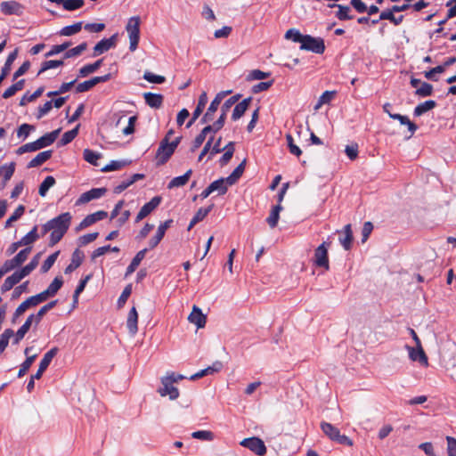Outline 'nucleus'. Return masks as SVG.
<instances>
[{"label":"nucleus","instance_id":"f257e3e1","mask_svg":"<svg viewBox=\"0 0 456 456\" xmlns=\"http://www.w3.org/2000/svg\"><path fill=\"white\" fill-rule=\"evenodd\" d=\"M71 218L70 213L65 212L49 220L42 226V235L51 232L49 240L50 247H53L62 239L69 230Z\"/></svg>","mask_w":456,"mask_h":456},{"label":"nucleus","instance_id":"f03ea898","mask_svg":"<svg viewBox=\"0 0 456 456\" xmlns=\"http://www.w3.org/2000/svg\"><path fill=\"white\" fill-rule=\"evenodd\" d=\"M140 17L133 16L128 20L126 26V30L129 37V50L131 52H134L138 46L140 40Z\"/></svg>","mask_w":456,"mask_h":456},{"label":"nucleus","instance_id":"7ed1b4c3","mask_svg":"<svg viewBox=\"0 0 456 456\" xmlns=\"http://www.w3.org/2000/svg\"><path fill=\"white\" fill-rule=\"evenodd\" d=\"M300 49L322 54L325 51L324 40L321 37H314L310 35H305Z\"/></svg>","mask_w":456,"mask_h":456},{"label":"nucleus","instance_id":"20e7f679","mask_svg":"<svg viewBox=\"0 0 456 456\" xmlns=\"http://www.w3.org/2000/svg\"><path fill=\"white\" fill-rule=\"evenodd\" d=\"M231 93H232L231 90L221 91L216 95L214 100L210 102V105L208 106L206 113L201 118V119H200L201 124L210 122L214 119L215 113L218 110V107L220 106L221 102L226 95L230 94Z\"/></svg>","mask_w":456,"mask_h":456},{"label":"nucleus","instance_id":"39448f33","mask_svg":"<svg viewBox=\"0 0 456 456\" xmlns=\"http://www.w3.org/2000/svg\"><path fill=\"white\" fill-rule=\"evenodd\" d=\"M160 381L161 387L157 390L160 396H168L170 400H175L179 397V390L174 386L175 383L172 382L170 378L166 375L161 378Z\"/></svg>","mask_w":456,"mask_h":456},{"label":"nucleus","instance_id":"423d86ee","mask_svg":"<svg viewBox=\"0 0 456 456\" xmlns=\"http://www.w3.org/2000/svg\"><path fill=\"white\" fill-rule=\"evenodd\" d=\"M175 150L169 145L168 138L164 137L157 150L156 159L157 165L161 166L167 162Z\"/></svg>","mask_w":456,"mask_h":456},{"label":"nucleus","instance_id":"0eeeda50","mask_svg":"<svg viewBox=\"0 0 456 456\" xmlns=\"http://www.w3.org/2000/svg\"><path fill=\"white\" fill-rule=\"evenodd\" d=\"M240 444L245 448H248L258 456H263L266 453V446L265 445L263 440H261L259 437L252 436L245 438L240 443Z\"/></svg>","mask_w":456,"mask_h":456},{"label":"nucleus","instance_id":"6e6552de","mask_svg":"<svg viewBox=\"0 0 456 456\" xmlns=\"http://www.w3.org/2000/svg\"><path fill=\"white\" fill-rule=\"evenodd\" d=\"M330 243H322L314 252V264L319 267L329 269L328 247Z\"/></svg>","mask_w":456,"mask_h":456},{"label":"nucleus","instance_id":"1a4fd4ad","mask_svg":"<svg viewBox=\"0 0 456 456\" xmlns=\"http://www.w3.org/2000/svg\"><path fill=\"white\" fill-rule=\"evenodd\" d=\"M58 351L59 349L57 347H53L47 353L45 354L43 359L39 363L37 371L33 375V379H39L42 377L43 373L48 368L52 360L57 354Z\"/></svg>","mask_w":456,"mask_h":456},{"label":"nucleus","instance_id":"9d476101","mask_svg":"<svg viewBox=\"0 0 456 456\" xmlns=\"http://www.w3.org/2000/svg\"><path fill=\"white\" fill-rule=\"evenodd\" d=\"M110 74H106L104 76L100 77H94L89 80L84 81L82 83H79L76 87L77 93H84L87 92L90 89H92L94 86H95L99 83H104L110 80Z\"/></svg>","mask_w":456,"mask_h":456},{"label":"nucleus","instance_id":"9b49d317","mask_svg":"<svg viewBox=\"0 0 456 456\" xmlns=\"http://www.w3.org/2000/svg\"><path fill=\"white\" fill-rule=\"evenodd\" d=\"M220 129H222V126H216V122H214L213 125H208L207 126H205L201 132L195 137L193 142H192V146L191 148V151H195L198 148H200L201 146V144L204 142L206 137H207V134L210 132H213V133H216L218 132Z\"/></svg>","mask_w":456,"mask_h":456},{"label":"nucleus","instance_id":"f8f14e48","mask_svg":"<svg viewBox=\"0 0 456 456\" xmlns=\"http://www.w3.org/2000/svg\"><path fill=\"white\" fill-rule=\"evenodd\" d=\"M240 98V94L233 95V96L230 97L229 99H227L222 104L221 109H220V110H221L220 117L216 121V126H222V127L224 126L228 111L239 101Z\"/></svg>","mask_w":456,"mask_h":456},{"label":"nucleus","instance_id":"ddd939ff","mask_svg":"<svg viewBox=\"0 0 456 456\" xmlns=\"http://www.w3.org/2000/svg\"><path fill=\"white\" fill-rule=\"evenodd\" d=\"M161 202V198L159 196L153 197L149 202L144 204L140 211L138 212L135 222L138 223L147 216H149Z\"/></svg>","mask_w":456,"mask_h":456},{"label":"nucleus","instance_id":"4468645a","mask_svg":"<svg viewBox=\"0 0 456 456\" xmlns=\"http://www.w3.org/2000/svg\"><path fill=\"white\" fill-rule=\"evenodd\" d=\"M1 12L5 15H21L24 7L22 4L16 1H4L0 4Z\"/></svg>","mask_w":456,"mask_h":456},{"label":"nucleus","instance_id":"2eb2a0df","mask_svg":"<svg viewBox=\"0 0 456 456\" xmlns=\"http://www.w3.org/2000/svg\"><path fill=\"white\" fill-rule=\"evenodd\" d=\"M117 37L118 35L114 34L109 38H103L99 41L94 47V55L96 56L102 54L114 47L117 43Z\"/></svg>","mask_w":456,"mask_h":456},{"label":"nucleus","instance_id":"dca6fc26","mask_svg":"<svg viewBox=\"0 0 456 456\" xmlns=\"http://www.w3.org/2000/svg\"><path fill=\"white\" fill-rule=\"evenodd\" d=\"M405 348L408 351L409 358L411 361L419 362L423 366L428 365V356L423 348H422V353L419 352V347H417V346H415V347H413V346L406 345Z\"/></svg>","mask_w":456,"mask_h":456},{"label":"nucleus","instance_id":"f3484780","mask_svg":"<svg viewBox=\"0 0 456 456\" xmlns=\"http://www.w3.org/2000/svg\"><path fill=\"white\" fill-rule=\"evenodd\" d=\"M172 224H173V220L168 219L159 224L155 236L152 237L149 241V246H150L151 249H152L158 246V244L161 241V240L165 236L166 231L171 226Z\"/></svg>","mask_w":456,"mask_h":456},{"label":"nucleus","instance_id":"a211bd4d","mask_svg":"<svg viewBox=\"0 0 456 456\" xmlns=\"http://www.w3.org/2000/svg\"><path fill=\"white\" fill-rule=\"evenodd\" d=\"M188 321L191 323H193L197 326L198 329L204 328L207 322V317L205 314H203L200 308H199L196 305H193L192 311L188 316Z\"/></svg>","mask_w":456,"mask_h":456},{"label":"nucleus","instance_id":"6ab92c4d","mask_svg":"<svg viewBox=\"0 0 456 456\" xmlns=\"http://www.w3.org/2000/svg\"><path fill=\"white\" fill-rule=\"evenodd\" d=\"M107 190L105 188H94L90 191L84 192L80 195L77 200V204H85L92 200L99 199L102 197L106 193Z\"/></svg>","mask_w":456,"mask_h":456},{"label":"nucleus","instance_id":"aec40b11","mask_svg":"<svg viewBox=\"0 0 456 456\" xmlns=\"http://www.w3.org/2000/svg\"><path fill=\"white\" fill-rule=\"evenodd\" d=\"M108 216V213L103 210H99L95 213L90 214L86 216L79 224L77 229H84L86 228L94 223L102 220Z\"/></svg>","mask_w":456,"mask_h":456},{"label":"nucleus","instance_id":"412c9836","mask_svg":"<svg viewBox=\"0 0 456 456\" xmlns=\"http://www.w3.org/2000/svg\"><path fill=\"white\" fill-rule=\"evenodd\" d=\"M207 102H208L207 93L202 92V94L199 97L198 104L192 113V117L186 125L187 127L191 126L192 124L196 121V119L201 115Z\"/></svg>","mask_w":456,"mask_h":456},{"label":"nucleus","instance_id":"4be33fe9","mask_svg":"<svg viewBox=\"0 0 456 456\" xmlns=\"http://www.w3.org/2000/svg\"><path fill=\"white\" fill-rule=\"evenodd\" d=\"M24 278L23 273H21L20 271L14 272L12 275L8 276L2 287L1 290L3 293L12 289L13 286H15L17 283H19L22 279Z\"/></svg>","mask_w":456,"mask_h":456},{"label":"nucleus","instance_id":"5701e85b","mask_svg":"<svg viewBox=\"0 0 456 456\" xmlns=\"http://www.w3.org/2000/svg\"><path fill=\"white\" fill-rule=\"evenodd\" d=\"M138 313L136 308L133 306L128 313L126 319V327L128 329L129 333L132 336H134L138 331Z\"/></svg>","mask_w":456,"mask_h":456},{"label":"nucleus","instance_id":"b1692460","mask_svg":"<svg viewBox=\"0 0 456 456\" xmlns=\"http://www.w3.org/2000/svg\"><path fill=\"white\" fill-rule=\"evenodd\" d=\"M60 131H61V129H56L54 131H52L51 133H47V134H44L43 136H41L40 138L36 140L39 149L41 150L43 148H45V147L53 144L55 142V140L57 139V137L60 134Z\"/></svg>","mask_w":456,"mask_h":456},{"label":"nucleus","instance_id":"393cba45","mask_svg":"<svg viewBox=\"0 0 456 456\" xmlns=\"http://www.w3.org/2000/svg\"><path fill=\"white\" fill-rule=\"evenodd\" d=\"M143 98L148 106L154 109H159L163 104V95L159 94L153 93H144Z\"/></svg>","mask_w":456,"mask_h":456},{"label":"nucleus","instance_id":"a878e982","mask_svg":"<svg viewBox=\"0 0 456 456\" xmlns=\"http://www.w3.org/2000/svg\"><path fill=\"white\" fill-rule=\"evenodd\" d=\"M53 151H45L38 153L34 159H32L28 164V168L37 167L46 162L48 159L52 158Z\"/></svg>","mask_w":456,"mask_h":456},{"label":"nucleus","instance_id":"bb28decb","mask_svg":"<svg viewBox=\"0 0 456 456\" xmlns=\"http://www.w3.org/2000/svg\"><path fill=\"white\" fill-rule=\"evenodd\" d=\"M51 3L61 4L66 11H75L84 6V0H48Z\"/></svg>","mask_w":456,"mask_h":456},{"label":"nucleus","instance_id":"cd10ccee","mask_svg":"<svg viewBox=\"0 0 456 456\" xmlns=\"http://www.w3.org/2000/svg\"><path fill=\"white\" fill-rule=\"evenodd\" d=\"M251 100L252 98L248 97L235 105L232 114V120H238L244 115L249 106V103L251 102Z\"/></svg>","mask_w":456,"mask_h":456},{"label":"nucleus","instance_id":"c85d7f7f","mask_svg":"<svg viewBox=\"0 0 456 456\" xmlns=\"http://www.w3.org/2000/svg\"><path fill=\"white\" fill-rule=\"evenodd\" d=\"M83 258H84V254L79 249H76L72 253L70 264L65 268V271H64L65 273H72L77 267H79L83 262Z\"/></svg>","mask_w":456,"mask_h":456},{"label":"nucleus","instance_id":"c756f323","mask_svg":"<svg viewBox=\"0 0 456 456\" xmlns=\"http://www.w3.org/2000/svg\"><path fill=\"white\" fill-rule=\"evenodd\" d=\"M192 170L189 169L184 175L173 178L167 184L168 189L184 186L190 180Z\"/></svg>","mask_w":456,"mask_h":456},{"label":"nucleus","instance_id":"7c9ffc66","mask_svg":"<svg viewBox=\"0 0 456 456\" xmlns=\"http://www.w3.org/2000/svg\"><path fill=\"white\" fill-rule=\"evenodd\" d=\"M213 208H214V205L211 204L208 208H199L198 211L196 212V214L194 215V216L192 217V219L191 220L189 225H188V231L192 229V227L196 224H198L199 222L202 221L208 215V213L212 210Z\"/></svg>","mask_w":456,"mask_h":456},{"label":"nucleus","instance_id":"2f4dec72","mask_svg":"<svg viewBox=\"0 0 456 456\" xmlns=\"http://www.w3.org/2000/svg\"><path fill=\"white\" fill-rule=\"evenodd\" d=\"M222 367H223L222 362L219 361H216V362L213 363L212 366H209L204 370H201L200 371L191 376L190 379L195 380V379H200L206 375L212 374L214 372H218L222 369Z\"/></svg>","mask_w":456,"mask_h":456},{"label":"nucleus","instance_id":"473e14b6","mask_svg":"<svg viewBox=\"0 0 456 456\" xmlns=\"http://www.w3.org/2000/svg\"><path fill=\"white\" fill-rule=\"evenodd\" d=\"M344 233L345 236L339 238V242L346 250H349L353 241V232L351 224H346L344 227Z\"/></svg>","mask_w":456,"mask_h":456},{"label":"nucleus","instance_id":"72a5a7b5","mask_svg":"<svg viewBox=\"0 0 456 456\" xmlns=\"http://www.w3.org/2000/svg\"><path fill=\"white\" fill-rule=\"evenodd\" d=\"M436 106V102L433 100L426 101L422 103L418 104L413 111L414 116L419 117L424 113L433 110Z\"/></svg>","mask_w":456,"mask_h":456},{"label":"nucleus","instance_id":"f704fd0d","mask_svg":"<svg viewBox=\"0 0 456 456\" xmlns=\"http://www.w3.org/2000/svg\"><path fill=\"white\" fill-rule=\"evenodd\" d=\"M245 165L246 159L239 164L238 167L232 171V173L228 177H226V183L228 185H232L239 180L244 172Z\"/></svg>","mask_w":456,"mask_h":456},{"label":"nucleus","instance_id":"c9c22d12","mask_svg":"<svg viewBox=\"0 0 456 456\" xmlns=\"http://www.w3.org/2000/svg\"><path fill=\"white\" fill-rule=\"evenodd\" d=\"M32 317H28L23 325L17 330L15 333V338L13 339V344H18L26 335V333L29 330L32 323Z\"/></svg>","mask_w":456,"mask_h":456},{"label":"nucleus","instance_id":"e433bc0d","mask_svg":"<svg viewBox=\"0 0 456 456\" xmlns=\"http://www.w3.org/2000/svg\"><path fill=\"white\" fill-rule=\"evenodd\" d=\"M329 7H338V11L336 13V17L340 20H347L353 19V16L349 15L350 7L347 5H342L338 4H329Z\"/></svg>","mask_w":456,"mask_h":456},{"label":"nucleus","instance_id":"4c0bfd02","mask_svg":"<svg viewBox=\"0 0 456 456\" xmlns=\"http://www.w3.org/2000/svg\"><path fill=\"white\" fill-rule=\"evenodd\" d=\"M102 59H100L94 63L86 64V65L83 66L79 69L78 76L80 77H85L88 76L89 74L94 73L102 66Z\"/></svg>","mask_w":456,"mask_h":456},{"label":"nucleus","instance_id":"58836bf2","mask_svg":"<svg viewBox=\"0 0 456 456\" xmlns=\"http://www.w3.org/2000/svg\"><path fill=\"white\" fill-rule=\"evenodd\" d=\"M281 209L282 207L281 206V204H278L273 208L269 216L266 219V222L271 228L276 227L280 218V212L281 211Z\"/></svg>","mask_w":456,"mask_h":456},{"label":"nucleus","instance_id":"ea45409f","mask_svg":"<svg viewBox=\"0 0 456 456\" xmlns=\"http://www.w3.org/2000/svg\"><path fill=\"white\" fill-rule=\"evenodd\" d=\"M389 117L393 119L399 120L402 125L407 126L411 134H414L418 128V126L411 122L407 116H403L401 114H389Z\"/></svg>","mask_w":456,"mask_h":456},{"label":"nucleus","instance_id":"a19ab883","mask_svg":"<svg viewBox=\"0 0 456 456\" xmlns=\"http://www.w3.org/2000/svg\"><path fill=\"white\" fill-rule=\"evenodd\" d=\"M321 428L322 432L332 441H334L337 436L340 433L338 428L328 422H322Z\"/></svg>","mask_w":456,"mask_h":456},{"label":"nucleus","instance_id":"79ce46f5","mask_svg":"<svg viewBox=\"0 0 456 456\" xmlns=\"http://www.w3.org/2000/svg\"><path fill=\"white\" fill-rule=\"evenodd\" d=\"M36 306L33 304L31 297H29L25 301H23L15 310L13 314L12 322H15L16 318L22 315L28 309Z\"/></svg>","mask_w":456,"mask_h":456},{"label":"nucleus","instance_id":"37998d69","mask_svg":"<svg viewBox=\"0 0 456 456\" xmlns=\"http://www.w3.org/2000/svg\"><path fill=\"white\" fill-rule=\"evenodd\" d=\"M227 183H226V178H220L218 180L214 181L209 184L210 189L212 191H218L219 195H224L227 191Z\"/></svg>","mask_w":456,"mask_h":456},{"label":"nucleus","instance_id":"c03bdc74","mask_svg":"<svg viewBox=\"0 0 456 456\" xmlns=\"http://www.w3.org/2000/svg\"><path fill=\"white\" fill-rule=\"evenodd\" d=\"M394 12H395V11H393V9L391 8L390 10H386V11H383L381 13H380V16H379V20H390L392 23H394L395 26L399 25L402 23L403 20V16L401 15L399 17H395L394 15Z\"/></svg>","mask_w":456,"mask_h":456},{"label":"nucleus","instance_id":"a18cd8bd","mask_svg":"<svg viewBox=\"0 0 456 456\" xmlns=\"http://www.w3.org/2000/svg\"><path fill=\"white\" fill-rule=\"evenodd\" d=\"M63 284L61 276L55 277L48 288L45 290L49 297H53Z\"/></svg>","mask_w":456,"mask_h":456},{"label":"nucleus","instance_id":"49530a36","mask_svg":"<svg viewBox=\"0 0 456 456\" xmlns=\"http://www.w3.org/2000/svg\"><path fill=\"white\" fill-rule=\"evenodd\" d=\"M55 184V179L52 175H48L45 178L42 183L39 185L38 193L41 197H45L48 190Z\"/></svg>","mask_w":456,"mask_h":456},{"label":"nucleus","instance_id":"de8ad7c7","mask_svg":"<svg viewBox=\"0 0 456 456\" xmlns=\"http://www.w3.org/2000/svg\"><path fill=\"white\" fill-rule=\"evenodd\" d=\"M130 163V160H112L110 164L103 167L101 170L102 172L115 171L129 165Z\"/></svg>","mask_w":456,"mask_h":456},{"label":"nucleus","instance_id":"09e8293b","mask_svg":"<svg viewBox=\"0 0 456 456\" xmlns=\"http://www.w3.org/2000/svg\"><path fill=\"white\" fill-rule=\"evenodd\" d=\"M82 29V22H77L69 26L62 28L60 31L61 36L69 37L75 35Z\"/></svg>","mask_w":456,"mask_h":456},{"label":"nucleus","instance_id":"8fccbe9b","mask_svg":"<svg viewBox=\"0 0 456 456\" xmlns=\"http://www.w3.org/2000/svg\"><path fill=\"white\" fill-rule=\"evenodd\" d=\"M44 92V87L41 86L37 88L32 94H28V93H26L21 99L20 100V105L25 106L28 102H31L40 97Z\"/></svg>","mask_w":456,"mask_h":456},{"label":"nucleus","instance_id":"3c124183","mask_svg":"<svg viewBox=\"0 0 456 456\" xmlns=\"http://www.w3.org/2000/svg\"><path fill=\"white\" fill-rule=\"evenodd\" d=\"M83 156L86 161L88 163L94 165V166H99L98 160L101 159V154L98 152H95L90 149H85L83 151Z\"/></svg>","mask_w":456,"mask_h":456},{"label":"nucleus","instance_id":"603ef678","mask_svg":"<svg viewBox=\"0 0 456 456\" xmlns=\"http://www.w3.org/2000/svg\"><path fill=\"white\" fill-rule=\"evenodd\" d=\"M0 171H1V176L4 177V182L6 183L13 175V173L15 171V163L14 162H11L8 165L1 166L0 167Z\"/></svg>","mask_w":456,"mask_h":456},{"label":"nucleus","instance_id":"864d4df0","mask_svg":"<svg viewBox=\"0 0 456 456\" xmlns=\"http://www.w3.org/2000/svg\"><path fill=\"white\" fill-rule=\"evenodd\" d=\"M17 56H18V49H15L13 52H12L8 55L7 59L5 61V63L1 69L2 74H4L6 77L8 76V74L12 69V65L13 61L16 60Z\"/></svg>","mask_w":456,"mask_h":456},{"label":"nucleus","instance_id":"5fc2aeb1","mask_svg":"<svg viewBox=\"0 0 456 456\" xmlns=\"http://www.w3.org/2000/svg\"><path fill=\"white\" fill-rule=\"evenodd\" d=\"M37 356V354H32L31 356H28L26 360L20 364V370L18 371L19 378L23 377L27 373V371L29 370L32 363L36 360Z\"/></svg>","mask_w":456,"mask_h":456},{"label":"nucleus","instance_id":"6e6d98bb","mask_svg":"<svg viewBox=\"0 0 456 456\" xmlns=\"http://www.w3.org/2000/svg\"><path fill=\"white\" fill-rule=\"evenodd\" d=\"M110 251H111V252H119V248H118V247H111L110 245L100 247V248H96L92 253L91 258H92V260H94L97 257H99V256H102V255H104L106 253H109Z\"/></svg>","mask_w":456,"mask_h":456},{"label":"nucleus","instance_id":"4d7b16f0","mask_svg":"<svg viewBox=\"0 0 456 456\" xmlns=\"http://www.w3.org/2000/svg\"><path fill=\"white\" fill-rule=\"evenodd\" d=\"M87 48V44L86 42L81 43L77 46L71 48L65 52L64 58H72L80 55Z\"/></svg>","mask_w":456,"mask_h":456},{"label":"nucleus","instance_id":"13d9d810","mask_svg":"<svg viewBox=\"0 0 456 456\" xmlns=\"http://www.w3.org/2000/svg\"><path fill=\"white\" fill-rule=\"evenodd\" d=\"M38 239L37 227L34 226L33 229L23 236L20 240L23 246L29 245Z\"/></svg>","mask_w":456,"mask_h":456},{"label":"nucleus","instance_id":"bf43d9fd","mask_svg":"<svg viewBox=\"0 0 456 456\" xmlns=\"http://www.w3.org/2000/svg\"><path fill=\"white\" fill-rule=\"evenodd\" d=\"M63 64H64L63 61H58V60L45 61L42 63L37 75L39 76L40 74H42L43 72H45L50 69L58 68L60 66H62Z\"/></svg>","mask_w":456,"mask_h":456},{"label":"nucleus","instance_id":"052dcab7","mask_svg":"<svg viewBox=\"0 0 456 456\" xmlns=\"http://www.w3.org/2000/svg\"><path fill=\"white\" fill-rule=\"evenodd\" d=\"M78 128H79V126H77L75 128L65 132L60 141V143L61 145H66V144L69 143L70 142H72L78 134Z\"/></svg>","mask_w":456,"mask_h":456},{"label":"nucleus","instance_id":"680f3d73","mask_svg":"<svg viewBox=\"0 0 456 456\" xmlns=\"http://www.w3.org/2000/svg\"><path fill=\"white\" fill-rule=\"evenodd\" d=\"M34 130L35 126L33 125L26 123L22 124L21 126H19L17 130V136L19 138H21L22 140H25L29 135V134Z\"/></svg>","mask_w":456,"mask_h":456},{"label":"nucleus","instance_id":"e2e57ef3","mask_svg":"<svg viewBox=\"0 0 456 456\" xmlns=\"http://www.w3.org/2000/svg\"><path fill=\"white\" fill-rule=\"evenodd\" d=\"M433 93V86L431 84H428L427 82H422L420 84V86L417 88L415 94L426 97L431 95Z\"/></svg>","mask_w":456,"mask_h":456},{"label":"nucleus","instance_id":"0e129e2a","mask_svg":"<svg viewBox=\"0 0 456 456\" xmlns=\"http://www.w3.org/2000/svg\"><path fill=\"white\" fill-rule=\"evenodd\" d=\"M39 256V254L36 255L27 265L19 270L21 273H23L24 277L28 276L33 270L36 269L38 265Z\"/></svg>","mask_w":456,"mask_h":456},{"label":"nucleus","instance_id":"69168bd1","mask_svg":"<svg viewBox=\"0 0 456 456\" xmlns=\"http://www.w3.org/2000/svg\"><path fill=\"white\" fill-rule=\"evenodd\" d=\"M60 254V251H56L54 253H53L52 255H50L43 263L42 266H41V271L42 273H46L48 272L51 267L53 265V264L55 263L58 256Z\"/></svg>","mask_w":456,"mask_h":456},{"label":"nucleus","instance_id":"338daca9","mask_svg":"<svg viewBox=\"0 0 456 456\" xmlns=\"http://www.w3.org/2000/svg\"><path fill=\"white\" fill-rule=\"evenodd\" d=\"M305 35H302L297 29L290 28L285 34V38L290 39L296 43H302Z\"/></svg>","mask_w":456,"mask_h":456},{"label":"nucleus","instance_id":"774afa93","mask_svg":"<svg viewBox=\"0 0 456 456\" xmlns=\"http://www.w3.org/2000/svg\"><path fill=\"white\" fill-rule=\"evenodd\" d=\"M448 456H456V438L446 436Z\"/></svg>","mask_w":456,"mask_h":456}]
</instances>
